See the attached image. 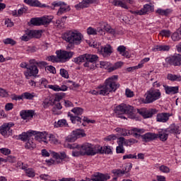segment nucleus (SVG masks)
Masks as SVG:
<instances>
[{
  "label": "nucleus",
  "mask_w": 181,
  "mask_h": 181,
  "mask_svg": "<svg viewBox=\"0 0 181 181\" xmlns=\"http://www.w3.org/2000/svg\"><path fill=\"white\" fill-rule=\"evenodd\" d=\"M156 13H158V15H160L161 16H169L170 13H172V10L170 8H167L165 10H163L162 8H158L156 11Z\"/></svg>",
  "instance_id": "31"
},
{
  "label": "nucleus",
  "mask_w": 181,
  "mask_h": 181,
  "mask_svg": "<svg viewBox=\"0 0 181 181\" xmlns=\"http://www.w3.org/2000/svg\"><path fill=\"white\" fill-rule=\"evenodd\" d=\"M125 95L127 97V98H132L135 94H134V91L131 90L129 88H127Z\"/></svg>",
  "instance_id": "53"
},
{
  "label": "nucleus",
  "mask_w": 181,
  "mask_h": 181,
  "mask_svg": "<svg viewBox=\"0 0 181 181\" xmlns=\"http://www.w3.org/2000/svg\"><path fill=\"white\" fill-rule=\"evenodd\" d=\"M52 21H53V16H45L42 18H33L30 20L31 25L34 26H47Z\"/></svg>",
  "instance_id": "5"
},
{
  "label": "nucleus",
  "mask_w": 181,
  "mask_h": 181,
  "mask_svg": "<svg viewBox=\"0 0 181 181\" xmlns=\"http://www.w3.org/2000/svg\"><path fill=\"white\" fill-rule=\"evenodd\" d=\"M102 29L110 33V35H115V30L111 28V25H108L107 23H103L101 25Z\"/></svg>",
  "instance_id": "33"
},
{
  "label": "nucleus",
  "mask_w": 181,
  "mask_h": 181,
  "mask_svg": "<svg viewBox=\"0 0 181 181\" xmlns=\"http://www.w3.org/2000/svg\"><path fill=\"white\" fill-rule=\"evenodd\" d=\"M158 138H159L160 141L165 142V141H168V137L169 136V132L168 129H161L158 132V134H156Z\"/></svg>",
  "instance_id": "26"
},
{
  "label": "nucleus",
  "mask_w": 181,
  "mask_h": 181,
  "mask_svg": "<svg viewBox=\"0 0 181 181\" xmlns=\"http://www.w3.org/2000/svg\"><path fill=\"white\" fill-rule=\"evenodd\" d=\"M100 52L103 57H108V56H111V53H112V47L110 45H107L106 46L101 47Z\"/></svg>",
  "instance_id": "25"
},
{
  "label": "nucleus",
  "mask_w": 181,
  "mask_h": 181,
  "mask_svg": "<svg viewBox=\"0 0 181 181\" xmlns=\"http://www.w3.org/2000/svg\"><path fill=\"white\" fill-rule=\"evenodd\" d=\"M168 131V134H180V129H179V127L175 126L173 128L167 129Z\"/></svg>",
  "instance_id": "48"
},
{
  "label": "nucleus",
  "mask_w": 181,
  "mask_h": 181,
  "mask_svg": "<svg viewBox=\"0 0 181 181\" xmlns=\"http://www.w3.org/2000/svg\"><path fill=\"white\" fill-rule=\"evenodd\" d=\"M124 114H127L131 119H135V109H134V107L124 104Z\"/></svg>",
  "instance_id": "20"
},
{
  "label": "nucleus",
  "mask_w": 181,
  "mask_h": 181,
  "mask_svg": "<svg viewBox=\"0 0 181 181\" xmlns=\"http://www.w3.org/2000/svg\"><path fill=\"white\" fill-rule=\"evenodd\" d=\"M32 64H35V66H38V67H45V66L47 65L46 62H37L36 59H31Z\"/></svg>",
  "instance_id": "43"
},
{
  "label": "nucleus",
  "mask_w": 181,
  "mask_h": 181,
  "mask_svg": "<svg viewBox=\"0 0 181 181\" xmlns=\"http://www.w3.org/2000/svg\"><path fill=\"white\" fill-rule=\"evenodd\" d=\"M117 52H119V54H122L123 57H127L129 59V52L127 51V47L124 45H120L117 49Z\"/></svg>",
  "instance_id": "28"
},
{
  "label": "nucleus",
  "mask_w": 181,
  "mask_h": 181,
  "mask_svg": "<svg viewBox=\"0 0 181 181\" xmlns=\"http://www.w3.org/2000/svg\"><path fill=\"white\" fill-rule=\"evenodd\" d=\"M112 4L114 6H120V8H123L124 9H128V6H127L125 0H114Z\"/></svg>",
  "instance_id": "30"
},
{
  "label": "nucleus",
  "mask_w": 181,
  "mask_h": 181,
  "mask_svg": "<svg viewBox=\"0 0 181 181\" xmlns=\"http://www.w3.org/2000/svg\"><path fill=\"white\" fill-rule=\"evenodd\" d=\"M87 33L88 35H97V30H95L93 28L89 27L87 29Z\"/></svg>",
  "instance_id": "57"
},
{
  "label": "nucleus",
  "mask_w": 181,
  "mask_h": 181,
  "mask_svg": "<svg viewBox=\"0 0 181 181\" xmlns=\"http://www.w3.org/2000/svg\"><path fill=\"white\" fill-rule=\"evenodd\" d=\"M83 34L78 31L69 30L62 35V39L69 43L66 49H73V47H74V45H80V43H81V40H83Z\"/></svg>",
  "instance_id": "1"
},
{
  "label": "nucleus",
  "mask_w": 181,
  "mask_h": 181,
  "mask_svg": "<svg viewBox=\"0 0 181 181\" xmlns=\"http://www.w3.org/2000/svg\"><path fill=\"white\" fill-rule=\"evenodd\" d=\"M82 156L87 155L88 156H94L95 146L85 143L81 146Z\"/></svg>",
  "instance_id": "9"
},
{
  "label": "nucleus",
  "mask_w": 181,
  "mask_h": 181,
  "mask_svg": "<svg viewBox=\"0 0 181 181\" xmlns=\"http://www.w3.org/2000/svg\"><path fill=\"white\" fill-rule=\"evenodd\" d=\"M160 172H163V173H169L170 172V169L166 165H161L160 167Z\"/></svg>",
  "instance_id": "56"
},
{
  "label": "nucleus",
  "mask_w": 181,
  "mask_h": 181,
  "mask_svg": "<svg viewBox=\"0 0 181 181\" xmlns=\"http://www.w3.org/2000/svg\"><path fill=\"white\" fill-rule=\"evenodd\" d=\"M18 166L20 168V169H22L23 170H26L28 169V165L24 164L23 162L19 161L18 163Z\"/></svg>",
  "instance_id": "60"
},
{
  "label": "nucleus",
  "mask_w": 181,
  "mask_h": 181,
  "mask_svg": "<svg viewBox=\"0 0 181 181\" xmlns=\"http://www.w3.org/2000/svg\"><path fill=\"white\" fill-rule=\"evenodd\" d=\"M35 136V141H38V142H45V144H47V134L46 132H36V134H33Z\"/></svg>",
  "instance_id": "18"
},
{
  "label": "nucleus",
  "mask_w": 181,
  "mask_h": 181,
  "mask_svg": "<svg viewBox=\"0 0 181 181\" xmlns=\"http://www.w3.org/2000/svg\"><path fill=\"white\" fill-rule=\"evenodd\" d=\"M52 6H54V8L60 6L57 13L58 16H60L63 15V13H66V12H69V11H70L71 9L70 6H67V4H66V3L63 1H58V2L54 1L52 3Z\"/></svg>",
  "instance_id": "12"
},
{
  "label": "nucleus",
  "mask_w": 181,
  "mask_h": 181,
  "mask_svg": "<svg viewBox=\"0 0 181 181\" xmlns=\"http://www.w3.org/2000/svg\"><path fill=\"white\" fill-rule=\"evenodd\" d=\"M20 115L23 119H28V118H33L35 115V110H22L20 112Z\"/></svg>",
  "instance_id": "23"
},
{
  "label": "nucleus",
  "mask_w": 181,
  "mask_h": 181,
  "mask_svg": "<svg viewBox=\"0 0 181 181\" xmlns=\"http://www.w3.org/2000/svg\"><path fill=\"white\" fill-rule=\"evenodd\" d=\"M117 153H125V149L124 148V146H118L116 148Z\"/></svg>",
  "instance_id": "58"
},
{
  "label": "nucleus",
  "mask_w": 181,
  "mask_h": 181,
  "mask_svg": "<svg viewBox=\"0 0 181 181\" xmlns=\"http://www.w3.org/2000/svg\"><path fill=\"white\" fill-rule=\"evenodd\" d=\"M170 117V114L168 112H161L157 114L156 121L157 122H168L169 121V117Z\"/></svg>",
  "instance_id": "19"
},
{
  "label": "nucleus",
  "mask_w": 181,
  "mask_h": 181,
  "mask_svg": "<svg viewBox=\"0 0 181 181\" xmlns=\"http://www.w3.org/2000/svg\"><path fill=\"white\" fill-rule=\"evenodd\" d=\"M51 155L55 160H47L46 162L49 166L52 165H59V163H63V162H67V160H69V156H67L64 151L60 153L52 151Z\"/></svg>",
  "instance_id": "3"
},
{
  "label": "nucleus",
  "mask_w": 181,
  "mask_h": 181,
  "mask_svg": "<svg viewBox=\"0 0 181 181\" xmlns=\"http://www.w3.org/2000/svg\"><path fill=\"white\" fill-rule=\"evenodd\" d=\"M49 141L50 144H57L59 142V140L56 139V136L53 134H50L49 136L48 135L47 137V141Z\"/></svg>",
  "instance_id": "49"
},
{
  "label": "nucleus",
  "mask_w": 181,
  "mask_h": 181,
  "mask_svg": "<svg viewBox=\"0 0 181 181\" xmlns=\"http://www.w3.org/2000/svg\"><path fill=\"white\" fill-rule=\"evenodd\" d=\"M28 11V8L26 7H23L20 8L18 11V16H21V15H23V13H25V12Z\"/></svg>",
  "instance_id": "64"
},
{
  "label": "nucleus",
  "mask_w": 181,
  "mask_h": 181,
  "mask_svg": "<svg viewBox=\"0 0 181 181\" xmlns=\"http://www.w3.org/2000/svg\"><path fill=\"white\" fill-rule=\"evenodd\" d=\"M74 63H76V64H81V63H84V62H86V55L82 54L76 58H74Z\"/></svg>",
  "instance_id": "40"
},
{
  "label": "nucleus",
  "mask_w": 181,
  "mask_h": 181,
  "mask_svg": "<svg viewBox=\"0 0 181 181\" xmlns=\"http://www.w3.org/2000/svg\"><path fill=\"white\" fill-rule=\"evenodd\" d=\"M144 132H145V129H144L134 128L130 131V132H129V134H133V136L136 138L140 136L141 134H144Z\"/></svg>",
  "instance_id": "32"
},
{
  "label": "nucleus",
  "mask_w": 181,
  "mask_h": 181,
  "mask_svg": "<svg viewBox=\"0 0 181 181\" xmlns=\"http://www.w3.org/2000/svg\"><path fill=\"white\" fill-rule=\"evenodd\" d=\"M137 112L144 118H151L158 113V110L156 109H137Z\"/></svg>",
  "instance_id": "15"
},
{
  "label": "nucleus",
  "mask_w": 181,
  "mask_h": 181,
  "mask_svg": "<svg viewBox=\"0 0 181 181\" xmlns=\"http://www.w3.org/2000/svg\"><path fill=\"white\" fill-rule=\"evenodd\" d=\"M55 128H62L63 127H69L67 124V120L62 119H59L57 122H55L54 123Z\"/></svg>",
  "instance_id": "36"
},
{
  "label": "nucleus",
  "mask_w": 181,
  "mask_h": 181,
  "mask_svg": "<svg viewBox=\"0 0 181 181\" xmlns=\"http://www.w3.org/2000/svg\"><path fill=\"white\" fill-rule=\"evenodd\" d=\"M124 65V62H116L114 66L110 67L108 69V71L111 73V71H114L115 70H117V69H121L122 66Z\"/></svg>",
  "instance_id": "39"
},
{
  "label": "nucleus",
  "mask_w": 181,
  "mask_h": 181,
  "mask_svg": "<svg viewBox=\"0 0 181 181\" xmlns=\"http://www.w3.org/2000/svg\"><path fill=\"white\" fill-rule=\"evenodd\" d=\"M29 65L26 71H24V76L27 80H29L30 77H36L39 73L37 66L35 64H32L31 59L29 61Z\"/></svg>",
  "instance_id": "8"
},
{
  "label": "nucleus",
  "mask_w": 181,
  "mask_h": 181,
  "mask_svg": "<svg viewBox=\"0 0 181 181\" xmlns=\"http://www.w3.org/2000/svg\"><path fill=\"white\" fill-rule=\"evenodd\" d=\"M169 49H170V47L168 45H157L153 48V52H161L162 50L166 52L169 50Z\"/></svg>",
  "instance_id": "35"
},
{
  "label": "nucleus",
  "mask_w": 181,
  "mask_h": 181,
  "mask_svg": "<svg viewBox=\"0 0 181 181\" xmlns=\"http://www.w3.org/2000/svg\"><path fill=\"white\" fill-rule=\"evenodd\" d=\"M8 92L6 91V90L2 88H0V97H2V98H6L8 97Z\"/></svg>",
  "instance_id": "59"
},
{
  "label": "nucleus",
  "mask_w": 181,
  "mask_h": 181,
  "mask_svg": "<svg viewBox=\"0 0 181 181\" xmlns=\"http://www.w3.org/2000/svg\"><path fill=\"white\" fill-rule=\"evenodd\" d=\"M56 54L59 60L62 62H67V60H70L73 57L74 52H67L64 50L56 51Z\"/></svg>",
  "instance_id": "14"
},
{
  "label": "nucleus",
  "mask_w": 181,
  "mask_h": 181,
  "mask_svg": "<svg viewBox=\"0 0 181 181\" xmlns=\"http://www.w3.org/2000/svg\"><path fill=\"white\" fill-rule=\"evenodd\" d=\"M161 36H165V37H169L170 36V30H162L160 33Z\"/></svg>",
  "instance_id": "54"
},
{
  "label": "nucleus",
  "mask_w": 181,
  "mask_h": 181,
  "mask_svg": "<svg viewBox=\"0 0 181 181\" xmlns=\"http://www.w3.org/2000/svg\"><path fill=\"white\" fill-rule=\"evenodd\" d=\"M153 11H155L153 6H151L150 4H145L141 10L136 11V15L140 16L148 15L149 13H152Z\"/></svg>",
  "instance_id": "16"
},
{
  "label": "nucleus",
  "mask_w": 181,
  "mask_h": 181,
  "mask_svg": "<svg viewBox=\"0 0 181 181\" xmlns=\"http://www.w3.org/2000/svg\"><path fill=\"white\" fill-rule=\"evenodd\" d=\"M59 57H56L54 55L47 57V60H48V62H52V63H57V62H59Z\"/></svg>",
  "instance_id": "52"
},
{
  "label": "nucleus",
  "mask_w": 181,
  "mask_h": 181,
  "mask_svg": "<svg viewBox=\"0 0 181 181\" xmlns=\"http://www.w3.org/2000/svg\"><path fill=\"white\" fill-rule=\"evenodd\" d=\"M114 112L116 115H122V114H125V104H121L115 107Z\"/></svg>",
  "instance_id": "29"
},
{
  "label": "nucleus",
  "mask_w": 181,
  "mask_h": 181,
  "mask_svg": "<svg viewBox=\"0 0 181 181\" xmlns=\"http://www.w3.org/2000/svg\"><path fill=\"white\" fill-rule=\"evenodd\" d=\"M98 60V56L91 54H85L84 67H88L90 70L95 67V62Z\"/></svg>",
  "instance_id": "6"
},
{
  "label": "nucleus",
  "mask_w": 181,
  "mask_h": 181,
  "mask_svg": "<svg viewBox=\"0 0 181 181\" xmlns=\"http://www.w3.org/2000/svg\"><path fill=\"white\" fill-rule=\"evenodd\" d=\"M25 146L27 149H34V148H36V144L30 139L28 140V142L25 143Z\"/></svg>",
  "instance_id": "45"
},
{
  "label": "nucleus",
  "mask_w": 181,
  "mask_h": 181,
  "mask_svg": "<svg viewBox=\"0 0 181 181\" xmlns=\"http://www.w3.org/2000/svg\"><path fill=\"white\" fill-rule=\"evenodd\" d=\"M90 181H103L102 173H98Z\"/></svg>",
  "instance_id": "51"
},
{
  "label": "nucleus",
  "mask_w": 181,
  "mask_h": 181,
  "mask_svg": "<svg viewBox=\"0 0 181 181\" xmlns=\"http://www.w3.org/2000/svg\"><path fill=\"white\" fill-rule=\"evenodd\" d=\"M5 25L7 26V28H12L13 26V22L9 18H6L5 21Z\"/></svg>",
  "instance_id": "62"
},
{
  "label": "nucleus",
  "mask_w": 181,
  "mask_h": 181,
  "mask_svg": "<svg viewBox=\"0 0 181 181\" xmlns=\"http://www.w3.org/2000/svg\"><path fill=\"white\" fill-rule=\"evenodd\" d=\"M117 78H118V76H112L106 79L103 85H100L98 86L102 95H108L110 93H115V91H117V88H119V83H117L114 81L117 80Z\"/></svg>",
  "instance_id": "2"
},
{
  "label": "nucleus",
  "mask_w": 181,
  "mask_h": 181,
  "mask_svg": "<svg viewBox=\"0 0 181 181\" xmlns=\"http://www.w3.org/2000/svg\"><path fill=\"white\" fill-rule=\"evenodd\" d=\"M165 94H177L179 93V86H163Z\"/></svg>",
  "instance_id": "27"
},
{
  "label": "nucleus",
  "mask_w": 181,
  "mask_h": 181,
  "mask_svg": "<svg viewBox=\"0 0 181 181\" xmlns=\"http://www.w3.org/2000/svg\"><path fill=\"white\" fill-rule=\"evenodd\" d=\"M117 136L115 134H111L105 138V141H115Z\"/></svg>",
  "instance_id": "63"
},
{
  "label": "nucleus",
  "mask_w": 181,
  "mask_h": 181,
  "mask_svg": "<svg viewBox=\"0 0 181 181\" xmlns=\"http://www.w3.org/2000/svg\"><path fill=\"white\" fill-rule=\"evenodd\" d=\"M42 36V31L37 30H28L25 33L21 36V39L23 42H29L33 37H36L37 39Z\"/></svg>",
  "instance_id": "7"
},
{
  "label": "nucleus",
  "mask_w": 181,
  "mask_h": 181,
  "mask_svg": "<svg viewBox=\"0 0 181 181\" xmlns=\"http://www.w3.org/2000/svg\"><path fill=\"white\" fill-rule=\"evenodd\" d=\"M71 112H74L75 115L78 117V115H81L84 112V110L81 107H74L71 110Z\"/></svg>",
  "instance_id": "44"
},
{
  "label": "nucleus",
  "mask_w": 181,
  "mask_h": 181,
  "mask_svg": "<svg viewBox=\"0 0 181 181\" xmlns=\"http://www.w3.org/2000/svg\"><path fill=\"white\" fill-rule=\"evenodd\" d=\"M25 174L26 176H28V177H35L36 175V173H35V170H33V168H28L25 170Z\"/></svg>",
  "instance_id": "47"
},
{
  "label": "nucleus",
  "mask_w": 181,
  "mask_h": 181,
  "mask_svg": "<svg viewBox=\"0 0 181 181\" xmlns=\"http://www.w3.org/2000/svg\"><path fill=\"white\" fill-rule=\"evenodd\" d=\"M60 74L62 77H64V78H69V72H67V70L64 69H60Z\"/></svg>",
  "instance_id": "55"
},
{
  "label": "nucleus",
  "mask_w": 181,
  "mask_h": 181,
  "mask_svg": "<svg viewBox=\"0 0 181 181\" xmlns=\"http://www.w3.org/2000/svg\"><path fill=\"white\" fill-rule=\"evenodd\" d=\"M168 80L170 81H181V76L180 75H175L172 74H168L167 75Z\"/></svg>",
  "instance_id": "37"
},
{
  "label": "nucleus",
  "mask_w": 181,
  "mask_h": 181,
  "mask_svg": "<svg viewBox=\"0 0 181 181\" xmlns=\"http://www.w3.org/2000/svg\"><path fill=\"white\" fill-rule=\"evenodd\" d=\"M1 153H3V155H10L11 150L6 148H0Z\"/></svg>",
  "instance_id": "61"
},
{
  "label": "nucleus",
  "mask_w": 181,
  "mask_h": 181,
  "mask_svg": "<svg viewBox=\"0 0 181 181\" xmlns=\"http://www.w3.org/2000/svg\"><path fill=\"white\" fill-rule=\"evenodd\" d=\"M76 149L72 151L73 156H83V153H81V146L80 145H77L76 146Z\"/></svg>",
  "instance_id": "42"
},
{
  "label": "nucleus",
  "mask_w": 181,
  "mask_h": 181,
  "mask_svg": "<svg viewBox=\"0 0 181 181\" xmlns=\"http://www.w3.org/2000/svg\"><path fill=\"white\" fill-rule=\"evenodd\" d=\"M144 142H151V141H154V139H158V134L155 133H146L141 136Z\"/></svg>",
  "instance_id": "21"
},
{
  "label": "nucleus",
  "mask_w": 181,
  "mask_h": 181,
  "mask_svg": "<svg viewBox=\"0 0 181 181\" xmlns=\"http://www.w3.org/2000/svg\"><path fill=\"white\" fill-rule=\"evenodd\" d=\"M161 95L162 93H160V90H159V89H151L146 92L145 94L146 98H143L141 101L144 104H151L154 101H156V100H159Z\"/></svg>",
  "instance_id": "4"
},
{
  "label": "nucleus",
  "mask_w": 181,
  "mask_h": 181,
  "mask_svg": "<svg viewBox=\"0 0 181 181\" xmlns=\"http://www.w3.org/2000/svg\"><path fill=\"white\" fill-rule=\"evenodd\" d=\"M24 2L30 6H39L40 8L42 7V4H40V1L37 0H24Z\"/></svg>",
  "instance_id": "34"
},
{
  "label": "nucleus",
  "mask_w": 181,
  "mask_h": 181,
  "mask_svg": "<svg viewBox=\"0 0 181 181\" xmlns=\"http://www.w3.org/2000/svg\"><path fill=\"white\" fill-rule=\"evenodd\" d=\"M36 134V131H31V132H23L21 134L19 135L18 138L21 141H23L24 142H26V141H29L33 135Z\"/></svg>",
  "instance_id": "22"
},
{
  "label": "nucleus",
  "mask_w": 181,
  "mask_h": 181,
  "mask_svg": "<svg viewBox=\"0 0 181 181\" xmlns=\"http://www.w3.org/2000/svg\"><path fill=\"white\" fill-rule=\"evenodd\" d=\"M13 127V123H4L0 127V134L8 138V136L12 135V130L11 128Z\"/></svg>",
  "instance_id": "13"
},
{
  "label": "nucleus",
  "mask_w": 181,
  "mask_h": 181,
  "mask_svg": "<svg viewBox=\"0 0 181 181\" xmlns=\"http://www.w3.org/2000/svg\"><path fill=\"white\" fill-rule=\"evenodd\" d=\"M23 98H25V100H33V98H35V97H36V95L35 94V93H28L25 92L23 94Z\"/></svg>",
  "instance_id": "46"
},
{
  "label": "nucleus",
  "mask_w": 181,
  "mask_h": 181,
  "mask_svg": "<svg viewBox=\"0 0 181 181\" xmlns=\"http://www.w3.org/2000/svg\"><path fill=\"white\" fill-rule=\"evenodd\" d=\"M4 45H11V46H15L16 45V41L13 40L12 38H6L3 40Z\"/></svg>",
  "instance_id": "50"
},
{
  "label": "nucleus",
  "mask_w": 181,
  "mask_h": 181,
  "mask_svg": "<svg viewBox=\"0 0 181 181\" xmlns=\"http://www.w3.org/2000/svg\"><path fill=\"white\" fill-rule=\"evenodd\" d=\"M83 136H86V133L83 129H78L76 130H74L71 135L68 136L66 139L67 142H74L77 141L78 138H81Z\"/></svg>",
  "instance_id": "11"
},
{
  "label": "nucleus",
  "mask_w": 181,
  "mask_h": 181,
  "mask_svg": "<svg viewBox=\"0 0 181 181\" xmlns=\"http://www.w3.org/2000/svg\"><path fill=\"white\" fill-rule=\"evenodd\" d=\"M169 66H181V55L177 54L172 57L166 58L165 63H163V66L169 67Z\"/></svg>",
  "instance_id": "10"
},
{
  "label": "nucleus",
  "mask_w": 181,
  "mask_h": 181,
  "mask_svg": "<svg viewBox=\"0 0 181 181\" xmlns=\"http://www.w3.org/2000/svg\"><path fill=\"white\" fill-rule=\"evenodd\" d=\"M128 172H129V170L127 171L125 170H119V169L112 170V173L115 176H123L124 175H125V173H128Z\"/></svg>",
  "instance_id": "41"
},
{
  "label": "nucleus",
  "mask_w": 181,
  "mask_h": 181,
  "mask_svg": "<svg viewBox=\"0 0 181 181\" xmlns=\"http://www.w3.org/2000/svg\"><path fill=\"white\" fill-rule=\"evenodd\" d=\"M94 0H83L79 4L75 5L76 9H83L84 8H88L90 4H93Z\"/></svg>",
  "instance_id": "24"
},
{
  "label": "nucleus",
  "mask_w": 181,
  "mask_h": 181,
  "mask_svg": "<svg viewBox=\"0 0 181 181\" xmlns=\"http://www.w3.org/2000/svg\"><path fill=\"white\" fill-rule=\"evenodd\" d=\"M112 153V150H111V146H105L103 147L98 146H95L94 155H97V153H107L110 154Z\"/></svg>",
  "instance_id": "17"
},
{
  "label": "nucleus",
  "mask_w": 181,
  "mask_h": 181,
  "mask_svg": "<svg viewBox=\"0 0 181 181\" xmlns=\"http://www.w3.org/2000/svg\"><path fill=\"white\" fill-rule=\"evenodd\" d=\"M68 117H70L72 124H76V122H80V124H81V117L74 116L71 112H68Z\"/></svg>",
  "instance_id": "38"
}]
</instances>
